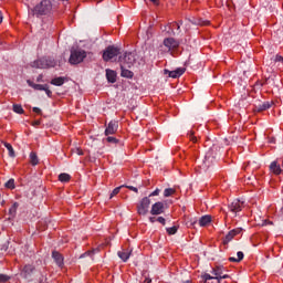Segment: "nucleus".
<instances>
[{
  "mask_svg": "<svg viewBox=\"0 0 283 283\" xmlns=\"http://www.w3.org/2000/svg\"><path fill=\"white\" fill-rule=\"evenodd\" d=\"M118 54H120V49L114 46V45H109L108 48H106V50L103 53V59L104 61H112V59H116V56H118Z\"/></svg>",
  "mask_w": 283,
  "mask_h": 283,
  "instance_id": "4",
  "label": "nucleus"
},
{
  "mask_svg": "<svg viewBox=\"0 0 283 283\" xmlns=\"http://www.w3.org/2000/svg\"><path fill=\"white\" fill-rule=\"evenodd\" d=\"M132 255V250H123L118 252V258L123 260V262H127Z\"/></svg>",
  "mask_w": 283,
  "mask_h": 283,
  "instance_id": "20",
  "label": "nucleus"
},
{
  "mask_svg": "<svg viewBox=\"0 0 283 283\" xmlns=\"http://www.w3.org/2000/svg\"><path fill=\"white\" fill-rule=\"evenodd\" d=\"M76 154H77V156H83V149L76 148Z\"/></svg>",
  "mask_w": 283,
  "mask_h": 283,
  "instance_id": "47",
  "label": "nucleus"
},
{
  "mask_svg": "<svg viewBox=\"0 0 283 283\" xmlns=\"http://www.w3.org/2000/svg\"><path fill=\"white\" fill-rule=\"evenodd\" d=\"M106 78L108 81V83H116V71L106 70Z\"/></svg>",
  "mask_w": 283,
  "mask_h": 283,
  "instance_id": "18",
  "label": "nucleus"
},
{
  "mask_svg": "<svg viewBox=\"0 0 283 283\" xmlns=\"http://www.w3.org/2000/svg\"><path fill=\"white\" fill-rule=\"evenodd\" d=\"M174 193H176V189H174V188H166L164 190L165 198H169L170 196H174Z\"/></svg>",
  "mask_w": 283,
  "mask_h": 283,
  "instance_id": "28",
  "label": "nucleus"
},
{
  "mask_svg": "<svg viewBox=\"0 0 283 283\" xmlns=\"http://www.w3.org/2000/svg\"><path fill=\"white\" fill-rule=\"evenodd\" d=\"M149 205H151V200H149V198L145 197L142 199L137 206V212L139 216H147V212L149 211Z\"/></svg>",
  "mask_w": 283,
  "mask_h": 283,
  "instance_id": "6",
  "label": "nucleus"
},
{
  "mask_svg": "<svg viewBox=\"0 0 283 283\" xmlns=\"http://www.w3.org/2000/svg\"><path fill=\"white\" fill-rule=\"evenodd\" d=\"M65 83V77H54L51 80V85H55L56 87H61Z\"/></svg>",
  "mask_w": 283,
  "mask_h": 283,
  "instance_id": "22",
  "label": "nucleus"
},
{
  "mask_svg": "<svg viewBox=\"0 0 283 283\" xmlns=\"http://www.w3.org/2000/svg\"><path fill=\"white\" fill-rule=\"evenodd\" d=\"M127 189H129L130 191H135V193H138V188L134 186H128Z\"/></svg>",
  "mask_w": 283,
  "mask_h": 283,
  "instance_id": "41",
  "label": "nucleus"
},
{
  "mask_svg": "<svg viewBox=\"0 0 283 283\" xmlns=\"http://www.w3.org/2000/svg\"><path fill=\"white\" fill-rule=\"evenodd\" d=\"M4 187L7 189H14V179H9L6 184H4Z\"/></svg>",
  "mask_w": 283,
  "mask_h": 283,
  "instance_id": "31",
  "label": "nucleus"
},
{
  "mask_svg": "<svg viewBox=\"0 0 283 283\" xmlns=\"http://www.w3.org/2000/svg\"><path fill=\"white\" fill-rule=\"evenodd\" d=\"M55 65L56 61L51 57H41L31 62V67H34L35 70H48L50 67H55Z\"/></svg>",
  "mask_w": 283,
  "mask_h": 283,
  "instance_id": "2",
  "label": "nucleus"
},
{
  "mask_svg": "<svg viewBox=\"0 0 283 283\" xmlns=\"http://www.w3.org/2000/svg\"><path fill=\"white\" fill-rule=\"evenodd\" d=\"M178 229H180V226H172L170 228H166V232L168 235H176V233H178Z\"/></svg>",
  "mask_w": 283,
  "mask_h": 283,
  "instance_id": "27",
  "label": "nucleus"
},
{
  "mask_svg": "<svg viewBox=\"0 0 283 283\" xmlns=\"http://www.w3.org/2000/svg\"><path fill=\"white\" fill-rule=\"evenodd\" d=\"M202 280H205V282H209V280H214V276H211V274L206 273L202 275Z\"/></svg>",
  "mask_w": 283,
  "mask_h": 283,
  "instance_id": "35",
  "label": "nucleus"
},
{
  "mask_svg": "<svg viewBox=\"0 0 283 283\" xmlns=\"http://www.w3.org/2000/svg\"><path fill=\"white\" fill-rule=\"evenodd\" d=\"M158 218L156 217H149V222H151V224H154V222H157Z\"/></svg>",
  "mask_w": 283,
  "mask_h": 283,
  "instance_id": "46",
  "label": "nucleus"
},
{
  "mask_svg": "<svg viewBox=\"0 0 283 283\" xmlns=\"http://www.w3.org/2000/svg\"><path fill=\"white\" fill-rule=\"evenodd\" d=\"M274 63H283V56L280 54H276L274 56Z\"/></svg>",
  "mask_w": 283,
  "mask_h": 283,
  "instance_id": "36",
  "label": "nucleus"
},
{
  "mask_svg": "<svg viewBox=\"0 0 283 283\" xmlns=\"http://www.w3.org/2000/svg\"><path fill=\"white\" fill-rule=\"evenodd\" d=\"M164 45L165 48H167L169 51L171 50H177V48L180 46V42H178V40L174 39V38H166L164 40Z\"/></svg>",
  "mask_w": 283,
  "mask_h": 283,
  "instance_id": "10",
  "label": "nucleus"
},
{
  "mask_svg": "<svg viewBox=\"0 0 283 283\" xmlns=\"http://www.w3.org/2000/svg\"><path fill=\"white\" fill-rule=\"evenodd\" d=\"M13 112L15 114H23V106H21V104H13Z\"/></svg>",
  "mask_w": 283,
  "mask_h": 283,
  "instance_id": "29",
  "label": "nucleus"
},
{
  "mask_svg": "<svg viewBox=\"0 0 283 283\" xmlns=\"http://www.w3.org/2000/svg\"><path fill=\"white\" fill-rule=\"evenodd\" d=\"M151 3H154L155 6H158V0H150Z\"/></svg>",
  "mask_w": 283,
  "mask_h": 283,
  "instance_id": "51",
  "label": "nucleus"
},
{
  "mask_svg": "<svg viewBox=\"0 0 283 283\" xmlns=\"http://www.w3.org/2000/svg\"><path fill=\"white\" fill-rule=\"evenodd\" d=\"M157 222H159V224H163V227H165V224H167V220L164 217H158Z\"/></svg>",
  "mask_w": 283,
  "mask_h": 283,
  "instance_id": "38",
  "label": "nucleus"
},
{
  "mask_svg": "<svg viewBox=\"0 0 283 283\" xmlns=\"http://www.w3.org/2000/svg\"><path fill=\"white\" fill-rule=\"evenodd\" d=\"M211 220L212 218L210 214L202 216L199 219V227H209V224H211Z\"/></svg>",
  "mask_w": 283,
  "mask_h": 283,
  "instance_id": "16",
  "label": "nucleus"
},
{
  "mask_svg": "<svg viewBox=\"0 0 283 283\" xmlns=\"http://www.w3.org/2000/svg\"><path fill=\"white\" fill-rule=\"evenodd\" d=\"M39 125H41V120L36 119V120L32 122L33 127H39Z\"/></svg>",
  "mask_w": 283,
  "mask_h": 283,
  "instance_id": "42",
  "label": "nucleus"
},
{
  "mask_svg": "<svg viewBox=\"0 0 283 283\" xmlns=\"http://www.w3.org/2000/svg\"><path fill=\"white\" fill-rule=\"evenodd\" d=\"M3 146L8 149L10 158H14V148L12 147V144L3 142Z\"/></svg>",
  "mask_w": 283,
  "mask_h": 283,
  "instance_id": "25",
  "label": "nucleus"
},
{
  "mask_svg": "<svg viewBox=\"0 0 283 283\" xmlns=\"http://www.w3.org/2000/svg\"><path fill=\"white\" fill-rule=\"evenodd\" d=\"M159 193H160V189H156L155 191H153L151 193H150V197L151 196H159Z\"/></svg>",
  "mask_w": 283,
  "mask_h": 283,
  "instance_id": "44",
  "label": "nucleus"
},
{
  "mask_svg": "<svg viewBox=\"0 0 283 283\" xmlns=\"http://www.w3.org/2000/svg\"><path fill=\"white\" fill-rule=\"evenodd\" d=\"M32 111L34 112V114H38V116H42L43 115V112L39 107H33Z\"/></svg>",
  "mask_w": 283,
  "mask_h": 283,
  "instance_id": "39",
  "label": "nucleus"
},
{
  "mask_svg": "<svg viewBox=\"0 0 283 283\" xmlns=\"http://www.w3.org/2000/svg\"><path fill=\"white\" fill-rule=\"evenodd\" d=\"M86 57L87 52H85L84 50H72L69 62L71 63V65H78V63H83V61H85Z\"/></svg>",
  "mask_w": 283,
  "mask_h": 283,
  "instance_id": "3",
  "label": "nucleus"
},
{
  "mask_svg": "<svg viewBox=\"0 0 283 283\" xmlns=\"http://www.w3.org/2000/svg\"><path fill=\"white\" fill-rule=\"evenodd\" d=\"M43 92H45V94H46V96H48L49 98H52V91H50V88H48V85L44 86Z\"/></svg>",
  "mask_w": 283,
  "mask_h": 283,
  "instance_id": "37",
  "label": "nucleus"
},
{
  "mask_svg": "<svg viewBox=\"0 0 283 283\" xmlns=\"http://www.w3.org/2000/svg\"><path fill=\"white\" fill-rule=\"evenodd\" d=\"M118 132V120H111L105 129V136L116 134Z\"/></svg>",
  "mask_w": 283,
  "mask_h": 283,
  "instance_id": "12",
  "label": "nucleus"
},
{
  "mask_svg": "<svg viewBox=\"0 0 283 283\" xmlns=\"http://www.w3.org/2000/svg\"><path fill=\"white\" fill-rule=\"evenodd\" d=\"M29 87H32L33 90H36L38 92H43L45 90V85L43 84H35L31 80L27 81Z\"/></svg>",
  "mask_w": 283,
  "mask_h": 283,
  "instance_id": "19",
  "label": "nucleus"
},
{
  "mask_svg": "<svg viewBox=\"0 0 283 283\" xmlns=\"http://www.w3.org/2000/svg\"><path fill=\"white\" fill-rule=\"evenodd\" d=\"M60 182H70L72 180V176L70 174L62 172L59 175Z\"/></svg>",
  "mask_w": 283,
  "mask_h": 283,
  "instance_id": "26",
  "label": "nucleus"
},
{
  "mask_svg": "<svg viewBox=\"0 0 283 283\" xmlns=\"http://www.w3.org/2000/svg\"><path fill=\"white\" fill-rule=\"evenodd\" d=\"M260 109L264 112L265 109H271V103L265 102L261 105Z\"/></svg>",
  "mask_w": 283,
  "mask_h": 283,
  "instance_id": "33",
  "label": "nucleus"
},
{
  "mask_svg": "<svg viewBox=\"0 0 283 283\" xmlns=\"http://www.w3.org/2000/svg\"><path fill=\"white\" fill-rule=\"evenodd\" d=\"M10 281V276L8 274H0V283H6Z\"/></svg>",
  "mask_w": 283,
  "mask_h": 283,
  "instance_id": "32",
  "label": "nucleus"
},
{
  "mask_svg": "<svg viewBox=\"0 0 283 283\" xmlns=\"http://www.w3.org/2000/svg\"><path fill=\"white\" fill-rule=\"evenodd\" d=\"M106 140L107 143H118V139H116V137H107Z\"/></svg>",
  "mask_w": 283,
  "mask_h": 283,
  "instance_id": "40",
  "label": "nucleus"
},
{
  "mask_svg": "<svg viewBox=\"0 0 283 283\" xmlns=\"http://www.w3.org/2000/svg\"><path fill=\"white\" fill-rule=\"evenodd\" d=\"M51 13L52 0H41L30 10V14H32V17H36V19H41V17H48V14Z\"/></svg>",
  "mask_w": 283,
  "mask_h": 283,
  "instance_id": "1",
  "label": "nucleus"
},
{
  "mask_svg": "<svg viewBox=\"0 0 283 283\" xmlns=\"http://www.w3.org/2000/svg\"><path fill=\"white\" fill-rule=\"evenodd\" d=\"M151 216H160L161 213H165V203L161 201H157L151 206L150 210Z\"/></svg>",
  "mask_w": 283,
  "mask_h": 283,
  "instance_id": "9",
  "label": "nucleus"
},
{
  "mask_svg": "<svg viewBox=\"0 0 283 283\" xmlns=\"http://www.w3.org/2000/svg\"><path fill=\"white\" fill-rule=\"evenodd\" d=\"M223 269L224 268L222 266H216L211 272L212 275H214V280H218V283H220L222 280H228L229 277V274H224Z\"/></svg>",
  "mask_w": 283,
  "mask_h": 283,
  "instance_id": "8",
  "label": "nucleus"
},
{
  "mask_svg": "<svg viewBox=\"0 0 283 283\" xmlns=\"http://www.w3.org/2000/svg\"><path fill=\"white\" fill-rule=\"evenodd\" d=\"M185 72H187L185 67H178L175 71L165 70V74H168L170 78H180Z\"/></svg>",
  "mask_w": 283,
  "mask_h": 283,
  "instance_id": "11",
  "label": "nucleus"
},
{
  "mask_svg": "<svg viewBox=\"0 0 283 283\" xmlns=\"http://www.w3.org/2000/svg\"><path fill=\"white\" fill-rule=\"evenodd\" d=\"M240 233H242V228H235V229L231 230L230 232H228V234L223 239V244H229V242L233 238H235V235H240Z\"/></svg>",
  "mask_w": 283,
  "mask_h": 283,
  "instance_id": "13",
  "label": "nucleus"
},
{
  "mask_svg": "<svg viewBox=\"0 0 283 283\" xmlns=\"http://www.w3.org/2000/svg\"><path fill=\"white\" fill-rule=\"evenodd\" d=\"M126 67L127 66H125V64H120V76H123L124 78H134V72L127 70Z\"/></svg>",
  "mask_w": 283,
  "mask_h": 283,
  "instance_id": "15",
  "label": "nucleus"
},
{
  "mask_svg": "<svg viewBox=\"0 0 283 283\" xmlns=\"http://www.w3.org/2000/svg\"><path fill=\"white\" fill-rule=\"evenodd\" d=\"M270 170L275 176H280V174H282V167L280 166V161L277 159L271 163Z\"/></svg>",
  "mask_w": 283,
  "mask_h": 283,
  "instance_id": "14",
  "label": "nucleus"
},
{
  "mask_svg": "<svg viewBox=\"0 0 283 283\" xmlns=\"http://www.w3.org/2000/svg\"><path fill=\"white\" fill-rule=\"evenodd\" d=\"M52 258L57 266H63V254H60L57 251H53Z\"/></svg>",
  "mask_w": 283,
  "mask_h": 283,
  "instance_id": "17",
  "label": "nucleus"
},
{
  "mask_svg": "<svg viewBox=\"0 0 283 283\" xmlns=\"http://www.w3.org/2000/svg\"><path fill=\"white\" fill-rule=\"evenodd\" d=\"M0 23H3V13L0 11Z\"/></svg>",
  "mask_w": 283,
  "mask_h": 283,
  "instance_id": "48",
  "label": "nucleus"
},
{
  "mask_svg": "<svg viewBox=\"0 0 283 283\" xmlns=\"http://www.w3.org/2000/svg\"><path fill=\"white\" fill-rule=\"evenodd\" d=\"M30 164L33 166V167H36V165H39V156H36V153L32 151L30 154Z\"/></svg>",
  "mask_w": 283,
  "mask_h": 283,
  "instance_id": "24",
  "label": "nucleus"
},
{
  "mask_svg": "<svg viewBox=\"0 0 283 283\" xmlns=\"http://www.w3.org/2000/svg\"><path fill=\"white\" fill-rule=\"evenodd\" d=\"M198 25H209V22H199Z\"/></svg>",
  "mask_w": 283,
  "mask_h": 283,
  "instance_id": "49",
  "label": "nucleus"
},
{
  "mask_svg": "<svg viewBox=\"0 0 283 283\" xmlns=\"http://www.w3.org/2000/svg\"><path fill=\"white\" fill-rule=\"evenodd\" d=\"M244 207V203L238 199L233 200L229 206L228 209L230 213H232L234 217L242 211V208Z\"/></svg>",
  "mask_w": 283,
  "mask_h": 283,
  "instance_id": "7",
  "label": "nucleus"
},
{
  "mask_svg": "<svg viewBox=\"0 0 283 283\" xmlns=\"http://www.w3.org/2000/svg\"><path fill=\"white\" fill-rule=\"evenodd\" d=\"M190 140L192 143H197L198 142V139L193 136V133H190Z\"/></svg>",
  "mask_w": 283,
  "mask_h": 283,
  "instance_id": "45",
  "label": "nucleus"
},
{
  "mask_svg": "<svg viewBox=\"0 0 283 283\" xmlns=\"http://www.w3.org/2000/svg\"><path fill=\"white\" fill-rule=\"evenodd\" d=\"M120 65H125L126 67H132L134 63H136V54L133 52L124 53V56H119Z\"/></svg>",
  "mask_w": 283,
  "mask_h": 283,
  "instance_id": "5",
  "label": "nucleus"
},
{
  "mask_svg": "<svg viewBox=\"0 0 283 283\" xmlns=\"http://www.w3.org/2000/svg\"><path fill=\"white\" fill-rule=\"evenodd\" d=\"M120 189H122V187L115 188V189L112 191L109 198H114V196H118V193H120Z\"/></svg>",
  "mask_w": 283,
  "mask_h": 283,
  "instance_id": "34",
  "label": "nucleus"
},
{
  "mask_svg": "<svg viewBox=\"0 0 283 283\" xmlns=\"http://www.w3.org/2000/svg\"><path fill=\"white\" fill-rule=\"evenodd\" d=\"M36 83H43V74H40V75L36 77Z\"/></svg>",
  "mask_w": 283,
  "mask_h": 283,
  "instance_id": "43",
  "label": "nucleus"
},
{
  "mask_svg": "<svg viewBox=\"0 0 283 283\" xmlns=\"http://www.w3.org/2000/svg\"><path fill=\"white\" fill-rule=\"evenodd\" d=\"M237 256H238V258L230 256V258H229V262H242V260H244V252L239 251V252L237 253Z\"/></svg>",
  "mask_w": 283,
  "mask_h": 283,
  "instance_id": "23",
  "label": "nucleus"
},
{
  "mask_svg": "<svg viewBox=\"0 0 283 283\" xmlns=\"http://www.w3.org/2000/svg\"><path fill=\"white\" fill-rule=\"evenodd\" d=\"M279 163H280V166L282 167L283 169V159H276Z\"/></svg>",
  "mask_w": 283,
  "mask_h": 283,
  "instance_id": "50",
  "label": "nucleus"
},
{
  "mask_svg": "<svg viewBox=\"0 0 283 283\" xmlns=\"http://www.w3.org/2000/svg\"><path fill=\"white\" fill-rule=\"evenodd\" d=\"M34 272V268L33 265H24L23 270H22V275L23 277H30V275H32V273Z\"/></svg>",
  "mask_w": 283,
  "mask_h": 283,
  "instance_id": "21",
  "label": "nucleus"
},
{
  "mask_svg": "<svg viewBox=\"0 0 283 283\" xmlns=\"http://www.w3.org/2000/svg\"><path fill=\"white\" fill-rule=\"evenodd\" d=\"M17 209H19V203L14 202L12 207L9 209L10 216H17Z\"/></svg>",
  "mask_w": 283,
  "mask_h": 283,
  "instance_id": "30",
  "label": "nucleus"
}]
</instances>
